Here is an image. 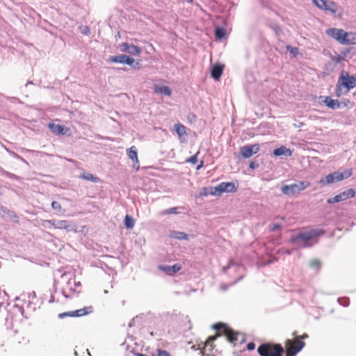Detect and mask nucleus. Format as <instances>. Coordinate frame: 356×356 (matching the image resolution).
<instances>
[{
  "label": "nucleus",
  "instance_id": "nucleus-1",
  "mask_svg": "<svg viewBox=\"0 0 356 356\" xmlns=\"http://www.w3.org/2000/svg\"><path fill=\"white\" fill-rule=\"evenodd\" d=\"M325 232L321 229H314L309 232H302L292 236L290 242L293 245H298L300 248H311L313 245L310 241L316 237L325 234Z\"/></svg>",
  "mask_w": 356,
  "mask_h": 356
},
{
  "label": "nucleus",
  "instance_id": "nucleus-2",
  "mask_svg": "<svg viewBox=\"0 0 356 356\" xmlns=\"http://www.w3.org/2000/svg\"><path fill=\"white\" fill-rule=\"evenodd\" d=\"M352 169H348L343 172L335 171L321 179L318 183L321 186L332 184L350 177L352 175Z\"/></svg>",
  "mask_w": 356,
  "mask_h": 356
},
{
  "label": "nucleus",
  "instance_id": "nucleus-3",
  "mask_svg": "<svg viewBox=\"0 0 356 356\" xmlns=\"http://www.w3.org/2000/svg\"><path fill=\"white\" fill-rule=\"evenodd\" d=\"M257 352L260 356H282L284 348L280 344L264 343L259 346Z\"/></svg>",
  "mask_w": 356,
  "mask_h": 356
},
{
  "label": "nucleus",
  "instance_id": "nucleus-4",
  "mask_svg": "<svg viewBox=\"0 0 356 356\" xmlns=\"http://www.w3.org/2000/svg\"><path fill=\"white\" fill-rule=\"evenodd\" d=\"M310 185L307 181H298L291 185H284L281 187L283 194L286 195H293L299 193L307 188Z\"/></svg>",
  "mask_w": 356,
  "mask_h": 356
},
{
  "label": "nucleus",
  "instance_id": "nucleus-5",
  "mask_svg": "<svg viewBox=\"0 0 356 356\" xmlns=\"http://www.w3.org/2000/svg\"><path fill=\"white\" fill-rule=\"evenodd\" d=\"M305 346V343L299 338L293 339H287L285 341L286 355V356H296Z\"/></svg>",
  "mask_w": 356,
  "mask_h": 356
},
{
  "label": "nucleus",
  "instance_id": "nucleus-6",
  "mask_svg": "<svg viewBox=\"0 0 356 356\" xmlns=\"http://www.w3.org/2000/svg\"><path fill=\"white\" fill-rule=\"evenodd\" d=\"M213 327L216 330L218 333L219 332L223 333L227 340L231 343H234L238 339V332L227 327L226 324L218 323L213 325Z\"/></svg>",
  "mask_w": 356,
  "mask_h": 356
},
{
  "label": "nucleus",
  "instance_id": "nucleus-7",
  "mask_svg": "<svg viewBox=\"0 0 356 356\" xmlns=\"http://www.w3.org/2000/svg\"><path fill=\"white\" fill-rule=\"evenodd\" d=\"M338 83L346 88L348 92L356 86V76L350 75L348 72L342 70L339 77Z\"/></svg>",
  "mask_w": 356,
  "mask_h": 356
},
{
  "label": "nucleus",
  "instance_id": "nucleus-8",
  "mask_svg": "<svg viewBox=\"0 0 356 356\" xmlns=\"http://www.w3.org/2000/svg\"><path fill=\"white\" fill-rule=\"evenodd\" d=\"M237 188L233 182H222L218 186L211 188L210 193L215 196H220L223 193L236 192Z\"/></svg>",
  "mask_w": 356,
  "mask_h": 356
},
{
  "label": "nucleus",
  "instance_id": "nucleus-9",
  "mask_svg": "<svg viewBox=\"0 0 356 356\" xmlns=\"http://www.w3.org/2000/svg\"><path fill=\"white\" fill-rule=\"evenodd\" d=\"M326 34L335 39L340 44H347L346 37L348 36V32H346L343 29L329 28L326 30Z\"/></svg>",
  "mask_w": 356,
  "mask_h": 356
},
{
  "label": "nucleus",
  "instance_id": "nucleus-10",
  "mask_svg": "<svg viewBox=\"0 0 356 356\" xmlns=\"http://www.w3.org/2000/svg\"><path fill=\"white\" fill-rule=\"evenodd\" d=\"M313 3L316 6H317L319 9L327 10L330 12L331 13L335 14L338 9L339 6L337 3L331 0H312Z\"/></svg>",
  "mask_w": 356,
  "mask_h": 356
},
{
  "label": "nucleus",
  "instance_id": "nucleus-11",
  "mask_svg": "<svg viewBox=\"0 0 356 356\" xmlns=\"http://www.w3.org/2000/svg\"><path fill=\"white\" fill-rule=\"evenodd\" d=\"M355 191L353 188H349L339 194L335 195L333 197L327 199V202L328 204H334L346 200L349 198H352L355 196Z\"/></svg>",
  "mask_w": 356,
  "mask_h": 356
},
{
  "label": "nucleus",
  "instance_id": "nucleus-12",
  "mask_svg": "<svg viewBox=\"0 0 356 356\" xmlns=\"http://www.w3.org/2000/svg\"><path fill=\"white\" fill-rule=\"evenodd\" d=\"M259 149L260 146L259 144L245 145L240 147V152L243 158L248 159L251 157L253 154H257L259 151Z\"/></svg>",
  "mask_w": 356,
  "mask_h": 356
},
{
  "label": "nucleus",
  "instance_id": "nucleus-13",
  "mask_svg": "<svg viewBox=\"0 0 356 356\" xmlns=\"http://www.w3.org/2000/svg\"><path fill=\"white\" fill-rule=\"evenodd\" d=\"M121 51L134 56L139 55L142 51L141 49L138 46L129 44L127 42H123L122 44Z\"/></svg>",
  "mask_w": 356,
  "mask_h": 356
},
{
  "label": "nucleus",
  "instance_id": "nucleus-14",
  "mask_svg": "<svg viewBox=\"0 0 356 356\" xmlns=\"http://www.w3.org/2000/svg\"><path fill=\"white\" fill-rule=\"evenodd\" d=\"M174 129L178 135L180 142H186L187 134L186 132V127L180 123H177L174 125Z\"/></svg>",
  "mask_w": 356,
  "mask_h": 356
},
{
  "label": "nucleus",
  "instance_id": "nucleus-15",
  "mask_svg": "<svg viewBox=\"0 0 356 356\" xmlns=\"http://www.w3.org/2000/svg\"><path fill=\"white\" fill-rule=\"evenodd\" d=\"M159 268L160 270L164 271L166 274L172 275L181 269V265L179 264H175L172 266L162 265L159 266Z\"/></svg>",
  "mask_w": 356,
  "mask_h": 356
},
{
  "label": "nucleus",
  "instance_id": "nucleus-16",
  "mask_svg": "<svg viewBox=\"0 0 356 356\" xmlns=\"http://www.w3.org/2000/svg\"><path fill=\"white\" fill-rule=\"evenodd\" d=\"M224 66L219 63L215 64L211 70V77L216 81H218L223 72Z\"/></svg>",
  "mask_w": 356,
  "mask_h": 356
},
{
  "label": "nucleus",
  "instance_id": "nucleus-17",
  "mask_svg": "<svg viewBox=\"0 0 356 356\" xmlns=\"http://www.w3.org/2000/svg\"><path fill=\"white\" fill-rule=\"evenodd\" d=\"M220 335V333L217 332L216 335L210 336L204 343L202 353H206L207 352H211L215 346L213 344L214 341Z\"/></svg>",
  "mask_w": 356,
  "mask_h": 356
},
{
  "label": "nucleus",
  "instance_id": "nucleus-18",
  "mask_svg": "<svg viewBox=\"0 0 356 356\" xmlns=\"http://www.w3.org/2000/svg\"><path fill=\"white\" fill-rule=\"evenodd\" d=\"M323 102L326 106L333 110L340 108L341 105L338 99H333L329 96L325 97Z\"/></svg>",
  "mask_w": 356,
  "mask_h": 356
},
{
  "label": "nucleus",
  "instance_id": "nucleus-19",
  "mask_svg": "<svg viewBox=\"0 0 356 356\" xmlns=\"http://www.w3.org/2000/svg\"><path fill=\"white\" fill-rule=\"evenodd\" d=\"M273 155L275 156H291L292 155V152L291 151L290 149L282 145L280 147L276 148L273 150Z\"/></svg>",
  "mask_w": 356,
  "mask_h": 356
},
{
  "label": "nucleus",
  "instance_id": "nucleus-20",
  "mask_svg": "<svg viewBox=\"0 0 356 356\" xmlns=\"http://www.w3.org/2000/svg\"><path fill=\"white\" fill-rule=\"evenodd\" d=\"M169 237L179 241L188 240V235L187 234L175 230L170 231Z\"/></svg>",
  "mask_w": 356,
  "mask_h": 356
},
{
  "label": "nucleus",
  "instance_id": "nucleus-21",
  "mask_svg": "<svg viewBox=\"0 0 356 356\" xmlns=\"http://www.w3.org/2000/svg\"><path fill=\"white\" fill-rule=\"evenodd\" d=\"M48 127L51 131L54 134L60 136L65 135V131L64 129V127L60 124H56L54 123H49Z\"/></svg>",
  "mask_w": 356,
  "mask_h": 356
},
{
  "label": "nucleus",
  "instance_id": "nucleus-22",
  "mask_svg": "<svg viewBox=\"0 0 356 356\" xmlns=\"http://www.w3.org/2000/svg\"><path fill=\"white\" fill-rule=\"evenodd\" d=\"M55 228L56 229H64L67 231L72 230V227L71 226V222L68 220H58L56 222V224H55Z\"/></svg>",
  "mask_w": 356,
  "mask_h": 356
},
{
  "label": "nucleus",
  "instance_id": "nucleus-23",
  "mask_svg": "<svg viewBox=\"0 0 356 356\" xmlns=\"http://www.w3.org/2000/svg\"><path fill=\"white\" fill-rule=\"evenodd\" d=\"M127 55L120 54L117 56H110L108 61L115 63L124 64Z\"/></svg>",
  "mask_w": 356,
  "mask_h": 356
},
{
  "label": "nucleus",
  "instance_id": "nucleus-24",
  "mask_svg": "<svg viewBox=\"0 0 356 356\" xmlns=\"http://www.w3.org/2000/svg\"><path fill=\"white\" fill-rule=\"evenodd\" d=\"M127 156L131 159L135 163L138 164L139 161L138 159V153L135 147H131L127 150Z\"/></svg>",
  "mask_w": 356,
  "mask_h": 356
},
{
  "label": "nucleus",
  "instance_id": "nucleus-25",
  "mask_svg": "<svg viewBox=\"0 0 356 356\" xmlns=\"http://www.w3.org/2000/svg\"><path fill=\"white\" fill-rule=\"evenodd\" d=\"M124 225L127 229H131L134 227L135 220L129 215H126L124 220Z\"/></svg>",
  "mask_w": 356,
  "mask_h": 356
},
{
  "label": "nucleus",
  "instance_id": "nucleus-26",
  "mask_svg": "<svg viewBox=\"0 0 356 356\" xmlns=\"http://www.w3.org/2000/svg\"><path fill=\"white\" fill-rule=\"evenodd\" d=\"M80 178H82L87 181H91L94 183H97L99 180V179L97 177L90 173H83L82 175H80Z\"/></svg>",
  "mask_w": 356,
  "mask_h": 356
},
{
  "label": "nucleus",
  "instance_id": "nucleus-27",
  "mask_svg": "<svg viewBox=\"0 0 356 356\" xmlns=\"http://www.w3.org/2000/svg\"><path fill=\"white\" fill-rule=\"evenodd\" d=\"M178 208L177 207H172L168 209H165L163 211H161L159 212V216H163L165 215H170V214H177L179 212L177 211Z\"/></svg>",
  "mask_w": 356,
  "mask_h": 356
},
{
  "label": "nucleus",
  "instance_id": "nucleus-28",
  "mask_svg": "<svg viewBox=\"0 0 356 356\" xmlns=\"http://www.w3.org/2000/svg\"><path fill=\"white\" fill-rule=\"evenodd\" d=\"M347 44H356V33L348 32Z\"/></svg>",
  "mask_w": 356,
  "mask_h": 356
},
{
  "label": "nucleus",
  "instance_id": "nucleus-29",
  "mask_svg": "<svg viewBox=\"0 0 356 356\" xmlns=\"http://www.w3.org/2000/svg\"><path fill=\"white\" fill-rule=\"evenodd\" d=\"M336 67L337 66L334 65V63L330 60L325 65L324 70H325L327 73H331L335 70Z\"/></svg>",
  "mask_w": 356,
  "mask_h": 356
},
{
  "label": "nucleus",
  "instance_id": "nucleus-30",
  "mask_svg": "<svg viewBox=\"0 0 356 356\" xmlns=\"http://www.w3.org/2000/svg\"><path fill=\"white\" fill-rule=\"evenodd\" d=\"M225 35V30L223 28L218 27L215 30V36L218 39H222Z\"/></svg>",
  "mask_w": 356,
  "mask_h": 356
},
{
  "label": "nucleus",
  "instance_id": "nucleus-31",
  "mask_svg": "<svg viewBox=\"0 0 356 356\" xmlns=\"http://www.w3.org/2000/svg\"><path fill=\"white\" fill-rule=\"evenodd\" d=\"M309 266L312 268H316L319 270L321 267V262L318 259H313L309 262Z\"/></svg>",
  "mask_w": 356,
  "mask_h": 356
},
{
  "label": "nucleus",
  "instance_id": "nucleus-32",
  "mask_svg": "<svg viewBox=\"0 0 356 356\" xmlns=\"http://www.w3.org/2000/svg\"><path fill=\"white\" fill-rule=\"evenodd\" d=\"M87 314L88 313H81V314H79V313H60L58 315V318H63L67 316H83V315H85Z\"/></svg>",
  "mask_w": 356,
  "mask_h": 356
},
{
  "label": "nucleus",
  "instance_id": "nucleus-33",
  "mask_svg": "<svg viewBox=\"0 0 356 356\" xmlns=\"http://www.w3.org/2000/svg\"><path fill=\"white\" fill-rule=\"evenodd\" d=\"M330 58H331V61H333L334 63V65L337 66V65L339 63H341V61L344 60L345 58L341 56V55H337L336 56H330Z\"/></svg>",
  "mask_w": 356,
  "mask_h": 356
},
{
  "label": "nucleus",
  "instance_id": "nucleus-34",
  "mask_svg": "<svg viewBox=\"0 0 356 356\" xmlns=\"http://www.w3.org/2000/svg\"><path fill=\"white\" fill-rule=\"evenodd\" d=\"M141 67H142L141 60H134V63L132 64L131 68L134 69V70H139L140 69H141Z\"/></svg>",
  "mask_w": 356,
  "mask_h": 356
},
{
  "label": "nucleus",
  "instance_id": "nucleus-35",
  "mask_svg": "<svg viewBox=\"0 0 356 356\" xmlns=\"http://www.w3.org/2000/svg\"><path fill=\"white\" fill-rule=\"evenodd\" d=\"M286 49L293 54V56H296L298 54V49L297 47H292L289 45L286 46Z\"/></svg>",
  "mask_w": 356,
  "mask_h": 356
},
{
  "label": "nucleus",
  "instance_id": "nucleus-36",
  "mask_svg": "<svg viewBox=\"0 0 356 356\" xmlns=\"http://www.w3.org/2000/svg\"><path fill=\"white\" fill-rule=\"evenodd\" d=\"M282 226L279 223H274L273 225H269V230L270 232H275L277 230H280Z\"/></svg>",
  "mask_w": 356,
  "mask_h": 356
},
{
  "label": "nucleus",
  "instance_id": "nucleus-37",
  "mask_svg": "<svg viewBox=\"0 0 356 356\" xmlns=\"http://www.w3.org/2000/svg\"><path fill=\"white\" fill-rule=\"evenodd\" d=\"M337 301L340 305H342L344 307L349 305V299L347 298H338Z\"/></svg>",
  "mask_w": 356,
  "mask_h": 356
},
{
  "label": "nucleus",
  "instance_id": "nucleus-38",
  "mask_svg": "<svg viewBox=\"0 0 356 356\" xmlns=\"http://www.w3.org/2000/svg\"><path fill=\"white\" fill-rule=\"evenodd\" d=\"M161 92L164 94L165 95H168V96H170L171 95V90L169 87L168 86H163L161 88Z\"/></svg>",
  "mask_w": 356,
  "mask_h": 356
},
{
  "label": "nucleus",
  "instance_id": "nucleus-39",
  "mask_svg": "<svg viewBox=\"0 0 356 356\" xmlns=\"http://www.w3.org/2000/svg\"><path fill=\"white\" fill-rule=\"evenodd\" d=\"M51 207L54 210L60 211L61 210V204L57 201H53L51 203Z\"/></svg>",
  "mask_w": 356,
  "mask_h": 356
},
{
  "label": "nucleus",
  "instance_id": "nucleus-40",
  "mask_svg": "<svg viewBox=\"0 0 356 356\" xmlns=\"http://www.w3.org/2000/svg\"><path fill=\"white\" fill-rule=\"evenodd\" d=\"M292 335L295 337V338H299L300 340L302 341V339H307L309 337L308 334L305 333L303 334L302 335H298L297 334V332L296 331H294L292 334Z\"/></svg>",
  "mask_w": 356,
  "mask_h": 356
},
{
  "label": "nucleus",
  "instance_id": "nucleus-41",
  "mask_svg": "<svg viewBox=\"0 0 356 356\" xmlns=\"http://www.w3.org/2000/svg\"><path fill=\"white\" fill-rule=\"evenodd\" d=\"M341 87L342 86L340 85L339 83L337 82V86H336V96L337 97H339L341 95Z\"/></svg>",
  "mask_w": 356,
  "mask_h": 356
},
{
  "label": "nucleus",
  "instance_id": "nucleus-42",
  "mask_svg": "<svg viewBox=\"0 0 356 356\" xmlns=\"http://www.w3.org/2000/svg\"><path fill=\"white\" fill-rule=\"evenodd\" d=\"M134 59L133 58H131L129 56H127L124 64H127V65L131 67L132 64L134 63Z\"/></svg>",
  "mask_w": 356,
  "mask_h": 356
},
{
  "label": "nucleus",
  "instance_id": "nucleus-43",
  "mask_svg": "<svg viewBox=\"0 0 356 356\" xmlns=\"http://www.w3.org/2000/svg\"><path fill=\"white\" fill-rule=\"evenodd\" d=\"M92 309L93 308H92V306L85 307L81 308V309H75L73 312H92Z\"/></svg>",
  "mask_w": 356,
  "mask_h": 356
},
{
  "label": "nucleus",
  "instance_id": "nucleus-44",
  "mask_svg": "<svg viewBox=\"0 0 356 356\" xmlns=\"http://www.w3.org/2000/svg\"><path fill=\"white\" fill-rule=\"evenodd\" d=\"M157 356H171L170 354L164 350H158Z\"/></svg>",
  "mask_w": 356,
  "mask_h": 356
},
{
  "label": "nucleus",
  "instance_id": "nucleus-45",
  "mask_svg": "<svg viewBox=\"0 0 356 356\" xmlns=\"http://www.w3.org/2000/svg\"><path fill=\"white\" fill-rule=\"evenodd\" d=\"M188 162H190L192 164H195L197 162V154H195L190 157L188 160Z\"/></svg>",
  "mask_w": 356,
  "mask_h": 356
},
{
  "label": "nucleus",
  "instance_id": "nucleus-46",
  "mask_svg": "<svg viewBox=\"0 0 356 356\" xmlns=\"http://www.w3.org/2000/svg\"><path fill=\"white\" fill-rule=\"evenodd\" d=\"M235 283H236V282H233V283H232V284H221V285H220V289H221L222 291H225L227 290V289H228V288H229L230 286H232V285L234 284Z\"/></svg>",
  "mask_w": 356,
  "mask_h": 356
},
{
  "label": "nucleus",
  "instance_id": "nucleus-47",
  "mask_svg": "<svg viewBox=\"0 0 356 356\" xmlns=\"http://www.w3.org/2000/svg\"><path fill=\"white\" fill-rule=\"evenodd\" d=\"M259 163L255 162V161H251L249 164V168L250 169H255V168H259Z\"/></svg>",
  "mask_w": 356,
  "mask_h": 356
},
{
  "label": "nucleus",
  "instance_id": "nucleus-48",
  "mask_svg": "<svg viewBox=\"0 0 356 356\" xmlns=\"http://www.w3.org/2000/svg\"><path fill=\"white\" fill-rule=\"evenodd\" d=\"M90 28L87 26H83L81 33L84 35H88L90 33Z\"/></svg>",
  "mask_w": 356,
  "mask_h": 356
},
{
  "label": "nucleus",
  "instance_id": "nucleus-49",
  "mask_svg": "<svg viewBox=\"0 0 356 356\" xmlns=\"http://www.w3.org/2000/svg\"><path fill=\"white\" fill-rule=\"evenodd\" d=\"M247 348L249 350H252L255 348V344L253 342H250L247 345Z\"/></svg>",
  "mask_w": 356,
  "mask_h": 356
},
{
  "label": "nucleus",
  "instance_id": "nucleus-50",
  "mask_svg": "<svg viewBox=\"0 0 356 356\" xmlns=\"http://www.w3.org/2000/svg\"><path fill=\"white\" fill-rule=\"evenodd\" d=\"M350 53V49H346L341 52L342 56L345 58V57Z\"/></svg>",
  "mask_w": 356,
  "mask_h": 356
},
{
  "label": "nucleus",
  "instance_id": "nucleus-51",
  "mask_svg": "<svg viewBox=\"0 0 356 356\" xmlns=\"http://www.w3.org/2000/svg\"><path fill=\"white\" fill-rule=\"evenodd\" d=\"M45 222L54 226V227H55V224H56V222L55 220H46Z\"/></svg>",
  "mask_w": 356,
  "mask_h": 356
},
{
  "label": "nucleus",
  "instance_id": "nucleus-52",
  "mask_svg": "<svg viewBox=\"0 0 356 356\" xmlns=\"http://www.w3.org/2000/svg\"><path fill=\"white\" fill-rule=\"evenodd\" d=\"M341 105H343V106H348V104L350 103V101L348 99H344L343 102H341Z\"/></svg>",
  "mask_w": 356,
  "mask_h": 356
},
{
  "label": "nucleus",
  "instance_id": "nucleus-53",
  "mask_svg": "<svg viewBox=\"0 0 356 356\" xmlns=\"http://www.w3.org/2000/svg\"><path fill=\"white\" fill-rule=\"evenodd\" d=\"M231 265H232V262L230 261L227 266L223 268V270L225 271L227 268H230Z\"/></svg>",
  "mask_w": 356,
  "mask_h": 356
},
{
  "label": "nucleus",
  "instance_id": "nucleus-54",
  "mask_svg": "<svg viewBox=\"0 0 356 356\" xmlns=\"http://www.w3.org/2000/svg\"><path fill=\"white\" fill-rule=\"evenodd\" d=\"M136 356H146V355L143 353H136Z\"/></svg>",
  "mask_w": 356,
  "mask_h": 356
},
{
  "label": "nucleus",
  "instance_id": "nucleus-55",
  "mask_svg": "<svg viewBox=\"0 0 356 356\" xmlns=\"http://www.w3.org/2000/svg\"><path fill=\"white\" fill-rule=\"evenodd\" d=\"M203 165V161H201L200 165H199L197 168V169H200Z\"/></svg>",
  "mask_w": 356,
  "mask_h": 356
},
{
  "label": "nucleus",
  "instance_id": "nucleus-56",
  "mask_svg": "<svg viewBox=\"0 0 356 356\" xmlns=\"http://www.w3.org/2000/svg\"><path fill=\"white\" fill-rule=\"evenodd\" d=\"M279 29H280V28H279L277 26H276V27H275V31L276 32H277V31H278Z\"/></svg>",
  "mask_w": 356,
  "mask_h": 356
},
{
  "label": "nucleus",
  "instance_id": "nucleus-57",
  "mask_svg": "<svg viewBox=\"0 0 356 356\" xmlns=\"http://www.w3.org/2000/svg\"><path fill=\"white\" fill-rule=\"evenodd\" d=\"M286 253H287L288 254H290L291 253V252L290 250H287V251H286Z\"/></svg>",
  "mask_w": 356,
  "mask_h": 356
},
{
  "label": "nucleus",
  "instance_id": "nucleus-58",
  "mask_svg": "<svg viewBox=\"0 0 356 356\" xmlns=\"http://www.w3.org/2000/svg\"><path fill=\"white\" fill-rule=\"evenodd\" d=\"M242 278H243V276L240 277L238 279V280H237L236 282H238V281H239V280H242Z\"/></svg>",
  "mask_w": 356,
  "mask_h": 356
},
{
  "label": "nucleus",
  "instance_id": "nucleus-59",
  "mask_svg": "<svg viewBox=\"0 0 356 356\" xmlns=\"http://www.w3.org/2000/svg\"><path fill=\"white\" fill-rule=\"evenodd\" d=\"M3 171H4L3 169L1 167H0V172H3Z\"/></svg>",
  "mask_w": 356,
  "mask_h": 356
},
{
  "label": "nucleus",
  "instance_id": "nucleus-60",
  "mask_svg": "<svg viewBox=\"0 0 356 356\" xmlns=\"http://www.w3.org/2000/svg\"><path fill=\"white\" fill-rule=\"evenodd\" d=\"M186 1L189 2V3H191L193 2V0H186Z\"/></svg>",
  "mask_w": 356,
  "mask_h": 356
}]
</instances>
